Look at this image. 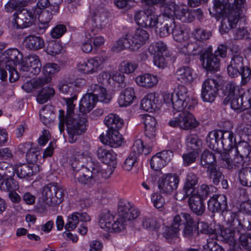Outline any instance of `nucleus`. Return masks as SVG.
Segmentation results:
<instances>
[{
  "instance_id": "47",
  "label": "nucleus",
  "mask_w": 251,
  "mask_h": 251,
  "mask_svg": "<svg viewBox=\"0 0 251 251\" xmlns=\"http://www.w3.org/2000/svg\"><path fill=\"white\" fill-rule=\"evenodd\" d=\"M216 158L215 155L208 150H205L201 157V165L208 170L213 166H215Z\"/></svg>"
},
{
  "instance_id": "63",
  "label": "nucleus",
  "mask_w": 251,
  "mask_h": 251,
  "mask_svg": "<svg viewBox=\"0 0 251 251\" xmlns=\"http://www.w3.org/2000/svg\"><path fill=\"white\" fill-rule=\"evenodd\" d=\"M239 242L242 248L247 251H251V234L245 233L241 234L239 237Z\"/></svg>"
},
{
  "instance_id": "19",
  "label": "nucleus",
  "mask_w": 251,
  "mask_h": 251,
  "mask_svg": "<svg viewBox=\"0 0 251 251\" xmlns=\"http://www.w3.org/2000/svg\"><path fill=\"white\" fill-rule=\"evenodd\" d=\"M86 94L94 97V100L97 101L106 103H108L111 99L105 88L99 84H92L90 85Z\"/></svg>"
},
{
  "instance_id": "50",
  "label": "nucleus",
  "mask_w": 251,
  "mask_h": 251,
  "mask_svg": "<svg viewBox=\"0 0 251 251\" xmlns=\"http://www.w3.org/2000/svg\"><path fill=\"white\" fill-rule=\"evenodd\" d=\"M55 94V91L52 87L47 86L42 89L37 96V101L40 104L46 102L52 97Z\"/></svg>"
},
{
  "instance_id": "49",
  "label": "nucleus",
  "mask_w": 251,
  "mask_h": 251,
  "mask_svg": "<svg viewBox=\"0 0 251 251\" xmlns=\"http://www.w3.org/2000/svg\"><path fill=\"white\" fill-rule=\"evenodd\" d=\"M18 188V183L13 177H4L0 180V189L1 191L12 192Z\"/></svg>"
},
{
  "instance_id": "44",
  "label": "nucleus",
  "mask_w": 251,
  "mask_h": 251,
  "mask_svg": "<svg viewBox=\"0 0 251 251\" xmlns=\"http://www.w3.org/2000/svg\"><path fill=\"white\" fill-rule=\"evenodd\" d=\"M114 216L109 210L102 212L100 215L99 224L101 228L109 232L114 222Z\"/></svg>"
},
{
  "instance_id": "39",
  "label": "nucleus",
  "mask_w": 251,
  "mask_h": 251,
  "mask_svg": "<svg viewBox=\"0 0 251 251\" xmlns=\"http://www.w3.org/2000/svg\"><path fill=\"white\" fill-rule=\"evenodd\" d=\"M51 105H44L40 111V118L42 123L46 126L52 124L55 119V115Z\"/></svg>"
},
{
  "instance_id": "13",
  "label": "nucleus",
  "mask_w": 251,
  "mask_h": 251,
  "mask_svg": "<svg viewBox=\"0 0 251 251\" xmlns=\"http://www.w3.org/2000/svg\"><path fill=\"white\" fill-rule=\"evenodd\" d=\"M208 210L212 213H220L225 217L228 211L227 198L224 195H213L207 201Z\"/></svg>"
},
{
  "instance_id": "31",
  "label": "nucleus",
  "mask_w": 251,
  "mask_h": 251,
  "mask_svg": "<svg viewBox=\"0 0 251 251\" xmlns=\"http://www.w3.org/2000/svg\"><path fill=\"white\" fill-rule=\"evenodd\" d=\"M175 77L182 83L189 84L193 81V71L187 66L180 67L176 72Z\"/></svg>"
},
{
  "instance_id": "35",
  "label": "nucleus",
  "mask_w": 251,
  "mask_h": 251,
  "mask_svg": "<svg viewBox=\"0 0 251 251\" xmlns=\"http://www.w3.org/2000/svg\"><path fill=\"white\" fill-rule=\"evenodd\" d=\"M135 98L134 89L128 87L121 92L118 102L120 107H126L131 104Z\"/></svg>"
},
{
  "instance_id": "57",
  "label": "nucleus",
  "mask_w": 251,
  "mask_h": 251,
  "mask_svg": "<svg viewBox=\"0 0 251 251\" xmlns=\"http://www.w3.org/2000/svg\"><path fill=\"white\" fill-rule=\"evenodd\" d=\"M214 189L215 188L212 185L208 186L203 184L201 186L200 189L197 191L196 190L195 192L193 193V194L200 197L201 200L204 201L213 192Z\"/></svg>"
},
{
  "instance_id": "32",
  "label": "nucleus",
  "mask_w": 251,
  "mask_h": 251,
  "mask_svg": "<svg viewBox=\"0 0 251 251\" xmlns=\"http://www.w3.org/2000/svg\"><path fill=\"white\" fill-rule=\"evenodd\" d=\"M158 101L157 95L155 93H151L145 96L142 100L141 107L145 111H152L157 108Z\"/></svg>"
},
{
  "instance_id": "16",
  "label": "nucleus",
  "mask_w": 251,
  "mask_h": 251,
  "mask_svg": "<svg viewBox=\"0 0 251 251\" xmlns=\"http://www.w3.org/2000/svg\"><path fill=\"white\" fill-rule=\"evenodd\" d=\"M200 59L202 62L203 67L207 71L216 72L219 70L220 59L209 50H204L200 53Z\"/></svg>"
},
{
  "instance_id": "26",
  "label": "nucleus",
  "mask_w": 251,
  "mask_h": 251,
  "mask_svg": "<svg viewBox=\"0 0 251 251\" xmlns=\"http://www.w3.org/2000/svg\"><path fill=\"white\" fill-rule=\"evenodd\" d=\"M90 168L92 172V182L96 181H101L102 179L108 178L111 174V172L101 168L99 163H94L93 162L90 163Z\"/></svg>"
},
{
  "instance_id": "8",
  "label": "nucleus",
  "mask_w": 251,
  "mask_h": 251,
  "mask_svg": "<svg viewBox=\"0 0 251 251\" xmlns=\"http://www.w3.org/2000/svg\"><path fill=\"white\" fill-rule=\"evenodd\" d=\"M7 60L5 64V69L9 74V81L11 82L16 81L19 78L20 75L16 69L18 64L23 59V54L17 49H10L5 52Z\"/></svg>"
},
{
  "instance_id": "9",
  "label": "nucleus",
  "mask_w": 251,
  "mask_h": 251,
  "mask_svg": "<svg viewBox=\"0 0 251 251\" xmlns=\"http://www.w3.org/2000/svg\"><path fill=\"white\" fill-rule=\"evenodd\" d=\"M168 125L174 127H179L184 130H189L197 127L199 123L192 113L185 110L179 113L178 116L171 119Z\"/></svg>"
},
{
  "instance_id": "29",
  "label": "nucleus",
  "mask_w": 251,
  "mask_h": 251,
  "mask_svg": "<svg viewBox=\"0 0 251 251\" xmlns=\"http://www.w3.org/2000/svg\"><path fill=\"white\" fill-rule=\"evenodd\" d=\"M73 174L75 181L82 184L92 183V175L90 168V163L87 164V167H83L77 170V171L73 173Z\"/></svg>"
},
{
  "instance_id": "64",
  "label": "nucleus",
  "mask_w": 251,
  "mask_h": 251,
  "mask_svg": "<svg viewBox=\"0 0 251 251\" xmlns=\"http://www.w3.org/2000/svg\"><path fill=\"white\" fill-rule=\"evenodd\" d=\"M241 102L243 110L250 108L251 107V90L247 91L243 90V93H241Z\"/></svg>"
},
{
  "instance_id": "52",
  "label": "nucleus",
  "mask_w": 251,
  "mask_h": 251,
  "mask_svg": "<svg viewBox=\"0 0 251 251\" xmlns=\"http://www.w3.org/2000/svg\"><path fill=\"white\" fill-rule=\"evenodd\" d=\"M186 144L188 148L194 151H197L201 147L202 141L199 139L198 135L190 134L186 137Z\"/></svg>"
},
{
  "instance_id": "21",
  "label": "nucleus",
  "mask_w": 251,
  "mask_h": 251,
  "mask_svg": "<svg viewBox=\"0 0 251 251\" xmlns=\"http://www.w3.org/2000/svg\"><path fill=\"white\" fill-rule=\"evenodd\" d=\"M244 89L241 85L237 84L233 81L227 82L223 88V94L226 98L224 103L227 104L229 103V100L233 97H240L241 93H243Z\"/></svg>"
},
{
  "instance_id": "42",
  "label": "nucleus",
  "mask_w": 251,
  "mask_h": 251,
  "mask_svg": "<svg viewBox=\"0 0 251 251\" xmlns=\"http://www.w3.org/2000/svg\"><path fill=\"white\" fill-rule=\"evenodd\" d=\"M171 33L173 39L177 42H186L190 37L189 32L183 26L180 25H175Z\"/></svg>"
},
{
  "instance_id": "10",
  "label": "nucleus",
  "mask_w": 251,
  "mask_h": 251,
  "mask_svg": "<svg viewBox=\"0 0 251 251\" xmlns=\"http://www.w3.org/2000/svg\"><path fill=\"white\" fill-rule=\"evenodd\" d=\"M105 56L100 55L79 61L77 65L79 72L85 75L93 74L100 69L101 65L106 61Z\"/></svg>"
},
{
  "instance_id": "22",
  "label": "nucleus",
  "mask_w": 251,
  "mask_h": 251,
  "mask_svg": "<svg viewBox=\"0 0 251 251\" xmlns=\"http://www.w3.org/2000/svg\"><path fill=\"white\" fill-rule=\"evenodd\" d=\"M90 221L91 217L86 212H74L69 216L68 222L65 227L67 230H72L76 228L79 222L86 223Z\"/></svg>"
},
{
  "instance_id": "24",
  "label": "nucleus",
  "mask_w": 251,
  "mask_h": 251,
  "mask_svg": "<svg viewBox=\"0 0 251 251\" xmlns=\"http://www.w3.org/2000/svg\"><path fill=\"white\" fill-rule=\"evenodd\" d=\"M107 12L103 8L96 9L92 16L93 26L98 29L103 28L107 23Z\"/></svg>"
},
{
  "instance_id": "53",
  "label": "nucleus",
  "mask_w": 251,
  "mask_h": 251,
  "mask_svg": "<svg viewBox=\"0 0 251 251\" xmlns=\"http://www.w3.org/2000/svg\"><path fill=\"white\" fill-rule=\"evenodd\" d=\"M167 50V45L161 41L152 43L148 48V51L151 55L163 54Z\"/></svg>"
},
{
  "instance_id": "2",
  "label": "nucleus",
  "mask_w": 251,
  "mask_h": 251,
  "mask_svg": "<svg viewBox=\"0 0 251 251\" xmlns=\"http://www.w3.org/2000/svg\"><path fill=\"white\" fill-rule=\"evenodd\" d=\"M197 222L189 213L181 212L176 214L173 218L170 226H166L163 235L166 239L173 238L177 236L179 231L183 228V233L185 237L189 238L193 236L198 226Z\"/></svg>"
},
{
  "instance_id": "17",
  "label": "nucleus",
  "mask_w": 251,
  "mask_h": 251,
  "mask_svg": "<svg viewBox=\"0 0 251 251\" xmlns=\"http://www.w3.org/2000/svg\"><path fill=\"white\" fill-rule=\"evenodd\" d=\"M198 182V178L196 174L193 173H189L186 177L181 193L176 194V199L182 201L186 199L196 191V186Z\"/></svg>"
},
{
  "instance_id": "3",
  "label": "nucleus",
  "mask_w": 251,
  "mask_h": 251,
  "mask_svg": "<svg viewBox=\"0 0 251 251\" xmlns=\"http://www.w3.org/2000/svg\"><path fill=\"white\" fill-rule=\"evenodd\" d=\"M227 219L228 227L221 229V236L226 242L234 240L235 232L251 229V226L247 216L236 212H229Z\"/></svg>"
},
{
  "instance_id": "25",
  "label": "nucleus",
  "mask_w": 251,
  "mask_h": 251,
  "mask_svg": "<svg viewBox=\"0 0 251 251\" xmlns=\"http://www.w3.org/2000/svg\"><path fill=\"white\" fill-rule=\"evenodd\" d=\"M188 205L191 210L198 216L202 215L205 211L204 201L200 197L193 194L189 196Z\"/></svg>"
},
{
  "instance_id": "5",
  "label": "nucleus",
  "mask_w": 251,
  "mask_h": 251,
  "mask_svg": "<svg viewBox=\"0 0 251 251\" xmlns=\"http://www.w3.org/2000/svg\"><path fill=\"white\" fill-rule=\"evenodd\" d=\"M149 38L148 32L142 28H137L133 35L126 34L119 39L115 46L117 51L125 49L137 50L144 45Z\"/></svg>"
},
{
  "instance_id": "55",
  "label": "nucleus",
  "mask_w": 251,
  "mask_h": 251,
  "mask_svg": "<svg viewBox=\"0 0 251 251\" xmlns=\"http://www.w3.org/2000/svg\"><path fill=\"white\" fill-rule=\"evenodd\" d=\"M192 36L196 41L203 42L209 39L211 34L210 32L202 28H197L192 31Z\"/></svg>"
},
{
  "instance_id": "61",
  "label": "nucleus",
  "mask_w": 251,
  "mask_h": 251,
  "mask_svg": "<svg viewBox=\"0 0 251 251\" xmlns=\"http://www.w3.org/2000/svg\"><path fill=\"white\" fill-rule=\"evenodd\" d=\"M142 226L143 228L150 230H155L160 226L159 223L155 219L148 217H144L143 219Z\"/></svg>"
},
{
  "instance_id": "46",
  "label": "nucleus",
  "mask_w": 251,
  "mask_h": 251,
  "mask_svg": "<svg viewBox=\"0 0 251 251\" xmlns=\"http://www.w3.org/2000/svg\"><path fill=\"white\" fill-rule=\"evenodd\" d=\"M151 150L152 147L151 146H144L143 141L141 139H137L133 143L130 153L134 154L138 157L141 154H148Z\"/></svg>"
},
{
  "instance_id": "6",
  "label": "nucleus",
  "mask_w": 251,
  "mask_h": 251,
  "mask_svg": "<svg viewBox=\"0 0 251 251\" xmlns=\"http://www.w3.org/2000/svg\"><path fill=\"white\" fill-rule=\"evenodd\" d=\"M67 130L69 135V142H75L77 136L84 133L88 126L87 116L78 114L77 115L65 121Z\"/></svg>"
},
{
  "instance_id": "33",
  "label": "nucleus",
  "mask_w": 251,
  "mask_h": 251,
  "mask_svg": "<svg viewBox=\"0 0 251 251\" xmlns=\"http://www.w3.org/2000/svg\"><path fill=\"white\" fill-rule=\"evenodd\" d=\"M222 159L223 165L228 170L240 168L244 164L243 158L237 154L231 159L229 154L225 153L222 155Z\"/></svg>"
},
{
  "instance_id": "37",
  "label": "nucleus",
  "mask_w": 251,
  "mask_h": 251,
  "mask_svg": "<svg viewBox=\"0 0 251 251\" xmlns=\"http://www.w3.org/2000/svg\"><path fill=\"white\" fill-rule=\"evenodd\" d=\"M136 83L142 87L150 88L155 86L158 81L157 76L149 74H145L136 77Z\"/></svg>"
},
{
  "instance_id": "1",
  "label": "nucleus",
  "mask_w": 251,
  "mask_h": 251,
  "mask_svg": "<svg viewBox=\"0 0 251 251\" xmlns=\"http://www.w3.org/2000/svg\"><path fill=\"white\" fill-rule=\"evenodd\" d=\"M246 0H214L213 8L216 12L224 17L219 31L227 33L236 27L243 12Z\"/></svg>"
},
{
  "instance_id": "43",
  "label": "nucleus",
  "mask_w": 251,
  "mask_h": 251,
  "mask_svg": "<svg viewBox=\"0 0 251 251\" xmlns=\"http://www.w3.org/2000/svg\"><path fill=\"white\" fill-rule=\"evenodd\" d=\"M51 80L50 77L46 78H38L36 79H32L29 81L24 83L22 87L24 90L27 93L32 91L33 89H36L43 86L46 84L50 82Z\"/></svg>"
},
{
  "instance_id": "60",
  "label": "nucleus",
  "mask_w": 251,
  "mask_h": 251,
  "mask_svg": "<svg viewBox=\"0 0 251 251\" xmlns=\"http://www.w3.org/2000/svg\"><path fill=\"white\" fill-rule=\"evenodd\" d=\"M236 151L237 154L243 158L248 157L251 151L250 147L246 142H240L236 146Z\"/></svg>"
},
{
  "instance_id": "12",
  "label": "nucleus",
  "mask_w": 251,
  "mask_h": 251,
  "mask_svg": "<svg viewBox=\"0 0 251 251\" xmlns=\"http://www.w3.org/2000/svg\"><path fill=\"white\" fill-rule=\"evenodd\" d=\"M219 87V83L217 79H206L202 85L201 98L202 100L204 102H213L218 95Z\"/></svg>"
},
{
  "instance_id": "27",
  "label": "nucleus",
  "mask_w": 251,
  "mask_h": 251,
  "mask_svg": "<svg viewBox=\"0 0 251 251\" xmlns=\"http://www.w3.org/2000/svg\"><path fill=\"white\" fill-rule=\"evenodd\" d=\"M145 126V134L149 139L154 138L156 135V121L154 117L148 114L141 115Z\"/></svg>"
},
{
  "instance_id": "48",
  "label": "nucleus",
  "mask_w": 251,
  "mask_h": 251,
  "mask_svg": "<svg viewBox=\"0 0 251 251\" xmlns=\"http://www.w3.org/2000/svg\"><path fill=\"white\" fill-rule=\"evenodd\" d=\"M25 60L32 69L33 75H37L40 72L42 65L38 56L34 54H29L25 58Z\"/></svg>"
},
{
  "instance_id": "38",
  "label": "nucleus",
  "mask_w": 251,
  "mask_h": 251,
  "mask_svg": "<svg viewBox=\"0 0 251 251\" xmlns=\"http://www.w3.org/2000/svg\"><path fill=\"white\" fill-rule=\"evenodd\" d=\"M104 123L108 130H119L123 127L124 121L117 114L110 113L105 117Z\"/></svg>"
},
{
  "instance_id": "11",
  "label": "nucleus",
  "mask_w": 251,
  "mask_h": 251,
  "mask_svg": "<svg viewBox=\"0 0 251 251\" xmlns=\"http://www.w3.org/2000/svg\"><path fill=\"white\" fill-rule=\"evenodd\" d=\"M163 97L164 103L177 112H181L183 110H190L195 102V100H191V103L190 100L178 98V96L171 94L170 93H164Z\"/></svg>"
},
{
  "instance_id": "30",
  "label": "nucleus",
  "mask_w": 251,
  "mask_h": 251,
  "mask_svg": "<svg viewBox=\"0 0 251 251\" xmlns=\"http://www.w3.org/2000/svg\"><path fill=\"white\" fill-rule=\"evenodd\" d=\"M243 61L244 58L241 55L233 56L230 64L227 68V73L230 76L234 77L238 75L239 70L244 67Z\"/></svg>"
},
{
  "instance_id": "28",
  "label": "nucleus",
  "mask_w": 251,
  "mask_h": 251,
  "mask_svg": "<svg viewBox=\"0 0 251 251\" xmlns=\"http://www.w3.org/2000/svg\"><path fill=\"white\" fill-rule=\"evenodd\" d=\"M99 159L103 163L113 165L116 163L117 154L112 150L100 147L97 151Z\"/></svg>"
},
{
  "instance_id": "54",
  "label": "nucleus",
  "mask_w": 251,
  "mask_h": 251,
  "mask_svg": "<svg viewBox=\"0 0 251 251\" xmlns=\"http://www.w3.org/2000/svg\"><path fill=\"white\" fill-rule=\"evenodd\" d=\"M238 176L243 186L251 187V167L243 168L239 172Z\"/></svg>"
},
{
  "instance_id": "58",
  "label": "nucleus",
  "mask_w": 251,
  "mask_h": 251,
  "mask_svg": "<svg viewBox=\"0 0 251 251\" xmlns=\"http://www.w3.org/2000/svg\"><path fill=\"white\" fill-rule=\"evenodd\" d=\"M28 0H9L5 4V9L7 12H12L19 10L24 6Z\"/></svg>"
},
{
  "instance_id": "7",
  "label": "nucleus",
  "mask_w": 251,
  "mask_h": 251,
  "mask_svg": "<svg viewBox=\"0 0 251 251\" xmlns=\"http://www.w3.org/2000/svg\"><path fill=\"white\" fill-rule=\"evenodd\" d=\"M41 12L39 9H27L23 8L19 12L13 14L12 21L14 27L17 28H24L30 26L35 22L37 16Z\"/></svg>"
},
{
  "instance_id": "51",
  "label": "nucleus",
  "mask_w": 251,
  "mask_h": 251,
  "mask_svg": "<svg viewBox=\"0 0 251 251\" xmlns=\"http://www.w3.org/2000/svg\"><path fill=\"white\" fill-rule=\"evenodd\" d=\"M220 131L213 130L209 132L206 141L209 148L212 150L218 149L219 141H220Z\"/></svg>"
},
{
  "instance_id": "59",
  "label": "nucleus",
  "mask_w": 251,
  "mask_h": 251,
  "mask_svg": "<svg viewBox=\"0 0 251 251\" xmlns=\"http://www.w3.org/2000/svg\"><path fill=\"white\" fill-rule=\"evenodd\" d=\"M208 171L209 172V177L214 184L217 185L220 181L223 178L224 176L216 166H213Z\"/></svg>"
},
{
  "instance_id": "20",
  "label": "nucleus",
  "mask_w": 251,
  "mask_h": 251,
  "mask_svg": "<svg viewBox=\"0 0 251 251\" xmlns=\"http://www.w3.org/2000/svg\"><path fill=\"white\" fill-rule=\"evenodd\" d=\"M203 46L196 42H188L178 45L177 49L179 53L185 56L200 55L203 51Z\"/></svg>"
},
{
  "instance_id": "14",
  "label": "nucleus",
  "mask_w": 251,
  "mask_h": 251,
  "mask_svg": "<svg viewBox=\"0 0 251 251\" xmlns=\"http://www.w3.org/2000/svg\"><path fill=\"white\" fill-rule=\"evenodd\" d=\"M179 182V177L177 175L166 174L162 176L158 180V188L161 193L170 194L177 189Z\"/></svg>"
},
{
  "instance_id": "15",
  "label": "nucleus",
  "mask_w": 251,
  "mask_h": 251,
  "mask_svg": "<svg viewBox=\"0 0 251 251\" xmlns=\"http://www.w3.org/2000/svg\"><path fill=\"white\" fill-rule=\"evenodd\" d=\"M152 27L156 28V33L161 37L168 36L172 33L176 24L173 18H169L164 16H158L157 21L154 22Z\"/></svg>"
},
{
  "instance_id": "40",
  "label": "nucleus",
  "mask_w": 251,
  "mask_h": 251,
  "mask_svg": "<svg viewBox=\"0 0 251 251\" xmlns=\"http://www.w3.org/2000/svg\"><path fill=\"white\" fill-rule=\"evenodd\" d=\"M220 140L224 149L229 150L235 145L236 140L233 133L228 130H220Z\"/></svg>"
},
{
  "instance_id": "56",
  "label": "nucleus",
  "mask_w": 251,
  "mask_h": 251,
  "mask_svg": "<svg viewBox=\"0 0 251 251\" xmlns=\"http://www.w3.org/2000/svg\"><path fill=\"white\" fill-rule=\"evenodd\" d=\"M94 29H92L91 33H89V37H86L85 39L81 40L78 45L80 48L81 50L85 53L90 52L93 49V46L92 45V41L90 38H93L95 35V33H93Z\"/></svg>"
},
{
  "instance_id": "4",
  "label": "nucleus",
  "mask_w": 251,
  "mask_h": 251,
  "mask_svg": "<svg viewBox=\"0 0 251 251\" xmlns=\"http://www.w3.org/2000/svg\"><path fill=\"white\" fill-rule=\"evenodd\" d=\"M42 201L36 205L40 212L46 210L47 205L56 206L60 204L64 200L63 190L57 183H50L44 186L42 191Z\"/></svg>"
},
{
  "instance_id": "41",
  "label": "nucleus",
  "mask_w": 251,
  "mask_h": 251,
  "mask_svg": "<svg viewBox=\"0 0 251 251\" xmlns=\"http://www.w3.org/2000/svg\"><path fill=\"white\" fill-rule=\"evenodd\" d=\"M97 102L92 96L87 94L84 95L79 102V114L86 115L93 109Z\"/></svg>"
},
{
  "instance_id": "36",
  "label": "nucleus",
  "mask_w": 251,
  "mask_h": 251,
  "mask_svg": "<svg viewBox=\"0 0 251 251\" xmlns=\"http://www.w3.org/2000/svg\"><path fill=\"white\" fill-rule=\"evenodd\" d=\"M24 45L27 49L37 50L44 47L45 42L43 39L39 36L29 35L25 38Z\"/></svg>"
},
{
  "instance_id": "45",
  "label": "nucleus",
  "mask_w": 251,
  "mask_h": 251,
  "mask_svg": "<svg viewBox=\"0 0 251 251\" xmlns=\"http://www.w3.org/2000/svg\"><path fill=\"white\" fill-rule=\"evenodd\" d=\"M15 169L16 174L19 178L27 179L34 175L32 166L25 163L16 164Z\"/></svg>"
},
{
  "instance_id": "34",
  "label": "nucleus",
  "mask_w": 251,
  "mask_h": 251,
  "mask_svg": "<svg viewBox=\"0 0 251 251\" xmlns=\"http://www.w3.org/2000/svg\"><path fill=\"white\" fill-rule=\"evenodd\" d=\"M192 10L186 5H177L176 9V18L183 23H191L194 21Z\"/></svg>"
},
{
  "instance_id": "62",
  "label": "nucleus",
  "mask_w": 251,
  "mask_h": 251,
  "mask_svg": "<svg viewBox=\"0 0 251 251\" xmlns=\"http://www.w3.org/2000/svg\"><path fill=\"white\" fill-rule=\"evenodd\" d=\"M132 205L127 201H120L118 204V212L119 217L124 218H126V215H128Z\"/></svg>"
},
{
  "instance_id": "23",
  "label": "nucleus",
  "mask_w": 251,
  "mask_h": 251,
  "mask_svg": "<svg viewBox=\"0 0 251 251\" xmlns=\"http://www.w3.org/2000/svg\"><path fill=\"white\" fill-rule=\"evenodd\" d=\"M67 111L66 115H65V112L63 110H59L58 118L59 119V126L61 131L64 129L65 121L67 120L73 118L77 114H75L74 110L75 105L74 104L73 100L71 99L66 100Z\"/></svg>"
},
{
  "instance_id": "18",
  "label": "nucleus",
  "mask_w": 251,
  "mask_h": 251,
  "mask_svg": "<svg viewBox=\"0 0 251 251\" xmlns=\"http://www.w3.org/2000/svg\"><path fill=\"white\" fill-rule=\"evenodd\" d=\"M100 141L104 144L112 148H117L121 146L123 138L118 130H108L106 134L102 133L100 136Z\"/></svg>"
}]
</instances>
